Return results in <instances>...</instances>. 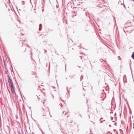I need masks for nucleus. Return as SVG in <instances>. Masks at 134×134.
Here are the masks:
<instances>
[{
  "label": "nucleus",
  "instance_id": "5",
  "mask_svg": "<svg viewBox=\"0 0 134 134\" xmlns=\"http://www.w3.org/2000/svg\"><path fill=\"white\" fill-rule=\"evenodd\" d=\"M19 134H20V133H19Z\"/></svg>",
  "mask_w": 134,
  "mask_h": 134
},
{
  "label": "nucleus",
  "instance_id": "3",
  "mask_svg": "<svg viewBox=\"0 0 134 134\" xmlns=\"http://www.w3.org/2000/svg\"><path fill=\"white\" fill-rule=\"evenodd\" d=\"M132 57L134 59V52H133L132 54Z\"/></svg>",
  "mask_w": 134,
  "mask_h": 134
},
{
  "label": "nucleus",
  "instance_id": "2",
  "mask_svg": "<svg viewBox=\"0 0 134 134\" xmlns=\"http://www.w3.org/2000/svg\"><path fill=\"white\" fill-rule=\"evenodd\" d=\"M11 88V90L12 91L13 94H15V91L14 87L13 85L12 86H10Z\"/></svg>",
  "mask_w": 134,
  "mask_h": 134
},
{
  "label": "nucleus",
  "instance_id": "4",
  "mask_svg": "<svg viewBox=\"0 0 134 134\" xmlns=\"http://www.w3.org/2000/svg\"><path fill=\"white\" fill-rule=\"evenodd\" d=\"M45 36V35H40V36H42V38H43V37H44Z\"/></svg>",
  "mask_w": 134,
  "mask_h": 134
},
{
  "label": "nucleus",
  "instance_id": "1",
  "mask_svg": "<svg viewBox=\"0 0 134 134\" xmlns=\"http://www.w3.org/2000/svg\"><path fill=\"white\" fill-rule=\"evenodd\" d=\"M7 77L8 79V81L9 83V86H12V85H13V83L11 79L10 78V76H9L8 75Z\"/></svg>",
  "mask_w": 134,
  "mask_h": 134
}]
</instances>
